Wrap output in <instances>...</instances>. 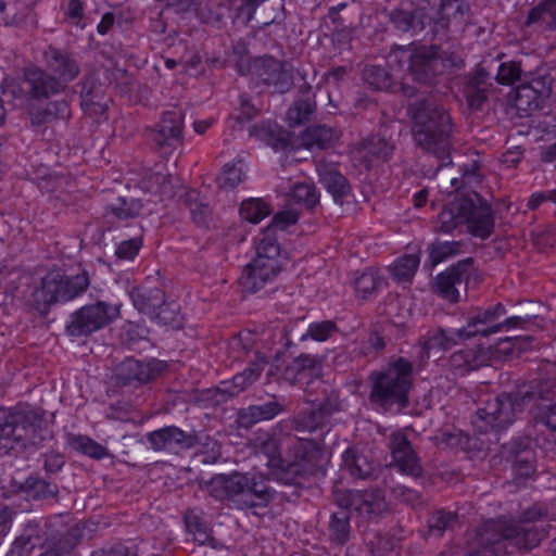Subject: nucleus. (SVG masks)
<instances>
[{
	"label": "nucleus",
	"mask_w": 556,
	"mask_h": 556,
	"mask_svg": "<svg viewBox=\"0 0 556 556\" xmlns=\"http://www.w3.org/2000/svg\"><path fill=\"white\" fill-rule=\"evenodd\" d=\"M547 516L542 505H533L525 510L519 521L497 519L488 520L480 526L470 542L467 556H498L507 544L530 549L539 545L543 532L526 523L534 522Z\"/></svg>",
	"instance_id": "nucleus-1"
},
{
	"label": "nucleus",
	"mask_w": 556,
	"mask_h": 556,
	"mask_svg": "<svg viewBox=\"0 0 556 556\" xmlns=\"http://www.w3.org/2000/svg\"><path fill=\"white\" fill-rule=\"evenodd\" d=\"M552 380H533L515 393H502L489 400L476 412L472 426L480 433L500 431L511 425L526 407L538 406L540 400H548L553 393Z\"/></svg>",
	"instance_id": "nucleus-2"
},
{
	"label": "nucleus",
	"mask_w": 556,
	"mask_h": 556,
	"mask_svg": "<svg viewBox=\"0 0 556 556\" xmlns=\"http://www.w3.org/2000/svg\"><path fill=\"white\" fill-rule=\"evenodd\" d=\"M412 134L422 151L438 157L447 155L451 148L452 118L443 105L428 97L409 104Z\"/></svg>",
	"instance_id": "nucleus-3"
},
{
	"label": "nucleus",
	"mask_w": 556,
	"mask_h": 556,
	"mask_svg": "<svg viewBox=\"0 0 556 556\" xmlns=\"http://www.w3.org/2000/svg\"><path fill=\"white\" fill-rule=\"evenodd\" d=\"M463 225H467L468 230L481 239L489 238L494 229L492 208L477 192L446 204L438 215L435 231L451 233Z\"/></svg>",
	"instance_id": "nucleus-4"
},
{
	"label": "nucleus",
	"mask_w": 556,
	"mask_h": 556,
	"mask_svg": "<svg viewBox=\"0 0 556 556\" xmlns=\"http://www.w3.org/2000/svg\"><path fill=\"white\" fill-rule=\"evenodd\" d=\"M370 401L384 409L397 410L408 405L413 384V364L404 357L391 358L388 366L371 376Z\"/></svg>",
	"instance_id": "nucleus-5"
},
{
	"label": "nucleus",
	"mask_w": 556,
	"mask_h": 556,
	"mask_svg": "<svg viewBox=\"0 0 556 556\" xmlns=\"http://www.w3.org/2000/svg\"><path fill=\"white\" fill-rule=\"evenodd\" d=\"M282 269L278 238L269 229L261 233L256 244V256L245 265L239 282L249 293H255L273 283Z\"/></svg>",
	"instance_id": "nucleus-6"
},
{
	"label": "nucleus",
	"mask_w": 556,
	"mask_h": 556,
	"mask_svg": "<svg viewBox=\"0 0 556 556\" xmlns=\"http://www.w3.org/2000/svg\"><path fill=\"white\" fill-rule=\"evenodd\" d=\"M41 422V416L29 406L12 409L0 407V455L8 454L16 446L35 444Z\"/></svg>",
	"instance_id": "nucleus-7"
},
{
	"label": "nucleus",
	"mask_w": 556,
	"mask_h": 556,
	"mask_svg": "<svg viewBox=\"0 0 556 556\" xmlns=\"http://www.w3.org/2000/svg\"><path fill=\"white\" fill-rule=\"evenodd\" d=\"M89 278L86 273L74 277H64L60 273H48L36 287L27 302L39 313L46 314L50 305L56 302H67L87 290Z\"/></svg>",
	"instance_id": "nucleus-8"
},
{
	"label": "nucleus",
	"mask_w": 556,
	"mask_h": 556,
	"mask_svg": "<svg viewBox=\"0 0 556 556\" xmlns=\"http://www.w3.org/2000/svg\"><path fill=\"white\" fill-rule=\"evenodd\" d=\"M407 63V71L413 80L432 86L437 81L438 75L442 72L440 63L439 49L437 46L420 47H396L388 55V64L403 67Z\"/></svg>",
	"instance_id": "nucleus-9"
},
{
	"label": "nucleus",
	"mask_w": 556,
	"mask_h": 556,
	"mask_svg": "<svg viewBox=\"0 0 556 556\" xmlns=\"http://www.w3.org/2000/svg\"><path fill=\"white\" fill-rule=\"evenodd\" d=\"M506 307L502 303L475 308L467 316L466 330L470 338L477 336L490 337L514 328L528 330L530 326L534 325L536 318L530 315L506 317Z\"/></svg>",
	"instance_id": "nucleus-10"
},
{
	"label": "nucleus",
	"mask_w": 556,
	"mask_h": 556,
	"mask_svg": "<svg viewBox=\"0 0 556 556\" xmlns=\"http://www.w3.org/2000/svg\"><path fill=\"white\" fill-rule=\"evenodd\" d=\"M119 315V305L97 301L74 312L66 326V331L72 337L89 336L109 326Z\"/></svg>",
	"instance_id": "nucleus-11"
},
{
	"label": "nucleus",
	"mask_w": 556,
	"mask_h": 556,
	"mask_svg": "<svg viewBox=\"0 0 556 556\" xmlns=\"http://www.w3.org/2000/svg\"><path fill=\"white\" fill-rule=\"evenodd\" d=\"M332 497L339 508H348L366 519L380 517L388 510L384 493L378 488L366 490L336 488Z\"/></svg>",
	"instance_id": "nucleus-12"
},
{
	"label": "nucleus",
	"mask_w": 556,
	"mask_h": 556,
	"mask_svg": "<svg viewBox=\"0 0 556 556\" xmlns=\"http://www.w3.org/2000/svg\"><path fill=\"white\" fill-rule=\"evenodd\" d=\"M248 74L256 86L273 88L275 92L283 93L293 85L292 73L287 64L269 55L252 59Z\"/></svg>",
	"instance_id": "nucleus-13"
},
{
	"label": "nucleus",
	"mask_w": 556,
	"mask_h": 556,
	"mask_svg": "<svg viewBox=\"0 0 556 556\" xmlns=\"http://www.w3.org/2000/svg\"><path fill=\"white\" fill-rule=\"evenodd\" d=\"M163 369L164 365L161 361L126 358L116 367V383L119 387L137 389L156 379Z\"/></svg>",
	"instance_id": "nucleus-14"
},
{
	"label": "nucleus",
	"mask_w": 556,
	"mask_h": 556,
	"mask_svg": "<svg viewBox=\"0 0 556 556\" xmlns=\"http://www.w3.org/2000/svg\"><path fill=\"white\" fill-rule=\"evenodd\" d=\"M182 129V111L174 109L163 113L157 127L151 132V139L164 153H169L172 150L181 146Z\"/></svg>",
	"instance_id": "nucleus-15"
},
{
	"label": "nucleus",
	"mask_w": 556,
	"mask_h": 556,
	"mask_svg": "<svg viewBox=\"0 0 556 556\" xmlns=\"http://www.w3.org/2000/svg\"><path fill=\"white\" fill-rule=\"evenodd\" d=\"M471 264L472 258L468 257L439 274L433 283L434 293L451 303L458 302L459 288L466 286Z\"/></svg>",
	"instance_id": "nucleus-16"
},
{
	"label": "nucleus",
	"mask_w": 556,
	"mask_h": 556,
	"mask_svg": "<svg viewBox=\"0 0 556 556\" xmlns=\"http://www.w3.org/2000/svg\"><path fill=\"white\" fill-rule=\"evenodd\" d=\"M389 447L391 450L393 465L404 475L418 478L424 470L420 459L406 434L395 431L390 435Z\"/></svg>",
	"instance_id": "nucleus-17"
},
{
	"label": "nucleus",
	"mask_w": 556,
	"mask_h": 556,
	"mask_svg": "<svg viewBox=\"0 0 556 556\" xmlns=\"http://www.w3.org/2000/svg\"><path fill=\"white\" fill-rule=\"evenodd\" d=\"M249 477L240 472L219 475L211 481V493L218 500H229L243 509L242 501L249 495Z\"/></svg>",
	"instance_id": "nucleus-18"
},
{
	"label": "nucleus",
	"mask_w": 556,
	"mask_h": 556,
	"mask_svg": "<svg viewBox=\"0 0 556 556\" xmlns=\"http://www.w3.org/2000/svg\"><path fill=\"white\" fill-rule=\"evenodd\" d=\"M47 71L61 83L63 89L80 73L75 56L64 50L49 46L43 52Z\"/></svg>",
	"instance_id": "nucleus-19"
},
{
	"label": "nucleus",
	"mask_w": 556,
	"mask_h": 556,
	"mask_svg": "<svg viewBox=\"0 0 556 556\" xmlns=\"http://www.w3.org/2000/svg\"><path fill=\"white\" fill-rule=\"evenodd\" d=\"M147 440L155 451H182L195 446L198 437L185 432L176 426L165 427L147 434Z\"/></svg>",
	"instance_id": "nucleus-20"
},
{
	"label": "nucleus",
	"mask_w": 556,
	"mask_h": 556,
	"mask_svg": "<svg viewBox=\"0 0 556 556\" xmlns=\"http://www.w3.org/2000/svg\"><path fill=\"white\" fill-rule=\"evenodd\" d=\"M341 466L351 477L361 480L377 478L380 469L371 453L359 446H351L344 451Z\"/></svg>",
	"instance_id": "nucleus-21"
},
{
	"label": "nucleus",
	"mask_w": 556,
	"mask_h": 556,
	"mask_svg": "<svg viewBox=\"0 0 556 556\" xmlns=\"http://www.w3.org/2000/svg\"><path fill=\"white\" fill-rule=\"evenodd\" d=\"M285 442L286 435H279L275 430H260L249 440V446L255 455L266 457L269 468H280L285 463L281 455V444Z\"/></svg>",
	"instance_id": "nucleus-22"
},
{
	"label": "nucleus",
	"mask_w": 556,
	"mask_h": 556,
	"mask_svg": "<svg viewBox=\"0 0 556 556\" xmlns=\"http://www.w3.org/2000/svg\"><path fill=\"white\" fill-rule=\"evenodd\" d=\"M264 357H257L242 372L237 374L231 380L222 381L216 387V394L219 395L217 402H226L252 386L261 376L266 365Z\"/></svg>",
	"instance_id": "nucleus-23"
},
{
	"label": "nucleus",
	"mask_w": 556,
	"mask_h": 556,
	"mask_svg": "<svg viewBox=\"0 0 556 556\" xmlns=\"http://www.w3.org/2000/svg\"><path fill=\"white\" fill-rule=\"evenodd\" d=\"M24 84L27 87V94L37 100L49 98L64 90L61 83L47 68L38 66L25 68Z\"/></svg>",
	"instance_id": "nucleus-24"
},
{
	"label": "nucleus",
	"mask_w": 556,
	"mask_h": 556,
	"mask_svg": "<svg viewBox=\"0 0 556 556\" xmlns=\"http://www.w3.org/2000/svg\"><path fill=\"white\" fill-rule=\"evenodd\" d=\"M492 91V76L483 67L468 75L464 94L471 110H481Z\"/></svg>",
	"instance_id": "nucleus-25"
},
{
	"label": "nucleus",
	"mask_w": 556,
	"mask_h": 556,
	"mask_svg": "<svg viewBox=\"0 0 556 556\" xmlns=\"http://www.w3.org/2000/svg\"><path fill=\"white\" fill-rule=\"evenodd\" d=\"M283 410L285 405L273 396L267 402L239 409L236 422L239 428L249 429L257 422L271 420Z\"/></svg>",
	"instance_id": "nucleus-26"
},
{
	"label": "nucleus",
	"mask_w": 556,
	"mask_h": 556,
	"mask_svg": "<svg viewBox=\"0 0 556 556\" xmlns=\"http://www.w3.org/2000/svg\"><path fill=\"white\" fill-rule=\"evenodd\" d=\"M491 352L480 345L454 352L448 359V366L455 375H465L489 364Z\"/></svg>",
	"instance_id": "nucleus-27"
},
{
	"label": "nucleus",
	"mask_w": 556,
	"mask_h": 556,
	"mask_svg": "<svg viewBox=\"0 0 556 556\" xmlns=\"http://www.w3.org/2000/svg\"><path fill=\"white\" fill-rule=\"evenodd\" d=\"M288 456L291 462H298L305 465L311 473L321 456L319 445L311 439H302L286 434Z\"/></svg>",
	"instance_id": "nucleus-28"
},
{
	"label": "nucleus",
	"mask_w": 556,
	"mask_h": 556,
	"mask_svg": "<svg viewBox=\"0 0 556 556\" xmlns=\"http://www.w3.org/2000/svg\"><path fill=\"white\" fill-rule=\"evenodd\" d=\"M469 10V5L464 0H441L440 17L432 27L433 36L446 30L450 24L463 27L466 24Z\"/></svg>",
	"instance_id": "nucleus-29"
},
{
	"label": "nucleus",
	"mask_w": 556,
	"mask_h": 556,
	"mask_svg": "<svg viewBox=\"0 0 556 556\" xmlns=\"http://www.w3.org/2000/svg\"><path fill=\"white\" fill-rule=\"evenodd\" d=\"M319 181L332 195L333 200L342 204L351 194V186L348 179L330 164L320 163L317 166Z\"/></svg>",
	"instance_id": "nucleus-30"
},
{
	"label": "nucleus",
	"mask_w": 556,
	"mask_h": 556,
	"mask_svg": "<svg viewBox=\"0 0 556 556\" xmlns=\"http://www.w3.org/2000/svg\"><path fill=\"white\" fill-rule=\"evenodd\" d=\"M130 298L139 312L150 316L164 304L165 293L160 287H153L151 280H146L131 290Z\"/></svg>",
	"instance_id": "nucleus-31"
},
{
	"label": "nucleus",
	"mask_w": 556,
	"mask_h": 556,
	"mask_svg": "<svg viewBox=\"0 0 556 556\" xmlns=\"http://www.w3.org/2000/svg\"><path fill=\"white\" fill-rule=\"evenodd\" d=\"M323 359L316 355L301 354L294 358L283 371V378L291 383H298L308 377L318 376Z\"/></svg>",
	"instance_id": "nucleus-32"
},
{
	"label": "nucleus",
	"mask_w": 556,
	"mask_h": 556,
	"mask_svg": "<svg viewBox=\"0 0 556 556\" xmlns=\"http://www.w3.org/2000/svg\"><path fill=\"white\" fill-rule=\"evenodd\" d=\"M507 458L511 460L516 473L522 478L530 477L534 471V454L528 439L513 441L507 446Z\"/></svg>",
	"instance_id": "nucleus-33"
},
{
	"label": "nucleus",
	"mask_w": 556,
	"mask_h": 556,
	"mask_svg": "<svg viewBox=\"0 0 556 556\" xmlns=\"http://www.w3.org/2000/svg\"><path fill=\"white\" fill-rule=\"evenodd\" d=\"M390 21L394 27L402 33H410L412 35L421 34L426 25L431 23V18L422 10H393L390 13Z\"/></svg>",
	"instance_id": "nucleus-34"
},
{
	"label": "nucleus",
	"mask_w": 556,
	"mask_h": 556,
	"mask_svg": "<svg viewBox=\"0 0 556 556\" xmlns=\"http://www.w3.org/2000/svg\"><path fill=\"white\" fill-rule=\"evenodd\" d=\"M187 530L193 534L194 540L201 545H210L218 548L220 543L211 535V528L204 519V514L198 508H190L185 513Z\"/></svg>",
	"instance_id": "nucleus-35"
},
{
	"label": "nucleus",
	"mask_w": 556,
	"mask_h": 556,
	"mask_svg": "<svg viewBox=\"0 0 556 556\" xmlns=\"http://www.w3.org/2000/svg\"><path fill=\"white\" fill-rule=\"evenodd\" d=\"M525 24L540 31L555 30L556 0H545L532 8Z\"/></svg>",
	"instance_id": "nucleus-36"
},
{
	"label": "nucleus",
	"mask_w": 556,
	"mask_h": 556,
	"mask_svg": "<svg viewBox=\"0 0 556 556\" xmlns=\"http://www.w3.org/2000/svg\"><path fill=\"white\" fill-rule=\"evenodd\" d=\"M394 141L387 136V129H381L377 135L368 137L359 144L358 151L364 157L369 155L374 159L388 161L393 154Z\"/></svg>",
	"instance_id": "nucleus-37"
},
{
	"label": "nucleus",
	"mask_w": 556,
	"mask_h": 556,
	"mask_svg": "<svg viewBox=\"0 0 556 556\" xmlns=\"http://www.w3.org/2000/svg\"><path fill=\"white\" fill-rule=\"evenodd\" d=\"M340 137V131L327 125L308 127L302 135V141L308 149H326L331 147Z\"/></svg>",
	"instance_id": "nucleus-38"
},
{
	"label": "nucleus",
	"mask_w": 556,
	"mask_h": 556,
	"mask_svg": "<svg viewBox=\"0 0 556 556\" xmlns=\"http://www.w3.org/2000/svg\"><path fill=\"white\" fill-rule=\"evenodd\" d=\"M40 541L38 526L28 523L22 534L15 539L7 556H29Z\"/></svg>",
	"instance_id": "nucleus-39"
},
{
	"label": "nucleus",
	"mask_w": 556,
	"mask_h": 556,
	"mask_svg": "<svg viewBox=\"0 0 556 556\" xmlns=\"http://www.w3.org/2000/svg\"><path fill=\"white\" fill-rule=\"evenodd\" d=\"M363 79L375 90H394L396 78L392 73L379 65H367L363 70Z\"/></svg>",
	"instance_id": "nucleus-40"
},
{
	"label": "nucleus",
	"mask_w": 556,
	"mask_h": 556,
	"mask_svg": "<svg viewBox=\"0 0 556 556\" xmlns=\"http://www.w3.org/2000/svg\"><path fill=\"white\" fill-rule=\"evenodd\" d=\"M420 263L419 253L405 254L389 266L392 278L397 282H409Z\"/></svg>",
	"instance_id": "nucleus-41"
},
{
	"label": "nucleus",
	"mask_w": 556,
	"mask_h": 556,
	"mask_svg": "<svg viewBox=\"0 0 556 556\" xmlns=\"http://www.w3.org/2000/svg\"><path fill=\"white\" fill-rule=\"evenodd\" d=\"M459 526V517L455 511L438 509L428 519V532L440 538L445 531H452Z\"/></svg>",
	"instance_id": "nucleus-42"
},
{
	"label": "nucleus",
	"mask_w": 556,
	"mask_h": 556,
	"mask_svg": "<svg viewBox=\"0 0 556 556\" xmlns=\"http://www.w3.org/2000/svg\"><path fill=\"white\" fill-rule=\"evenodd\" d=\"M351 533L350 526V510L348 508H339L334 511L329 521V535L331 541L337 544H344L348 542Z\"/></svg>",
	"instance_id": "nucleus-43"
},
{
	"label": "nucleus",
	"mask_w": 556,
	"mask_h": 556,
	"mask_svg": "<svg viewBox=\"0 0 556 556\" xmlns=\"http://www.w3.org/2000/svg\"><path fill=\"white\" fill-rule=\"evenodd\" d=\"M255 336L250 331H242L233 336L227 343V353L232 361H242L254 349Z\"/></svg>",
	"instance_id": "nucleus-44"
},
{
	"label": "nucleus",
	"mask_w": 556,
	"mask_h": 556,
	"mask_svg": "<svg viewBox=\"0 0 556 556\" xmlns=\"http://www.w3.org/2000/svg\"><path fill=\"white\" fill-rule=\"evenodd\" d=\"M249 495L242 501L243 507L252 508L266 506L273 498L274 492L263 481L249 478Z\"/></svg>",
	"instance_id": "nucleus-45"
},
{
	"label": "nucleus",
	"mask_w": 556,
	"mask_h": 556,
	"mask_svg": "<svg viewBox=\"0 0 556 556\" xmlns=\"http://www.w3.org/2000/svg\"><path fill=\"white\" fill-rule=\"evenodd\" d=\"M30 277L28 275H22L18 271H12L3 275L0 273V288H3L5 295L14 298H22L27 300V295L24 291H20L21 287H27L29 285Z\"/></svg>",
	"instance_id": "nucleus-46"
},
{
	"label": "nucleus",
	"mask_w": 556,
	"mask_h": 556,
	"mask_svg": "<svg viewBox=\"0 0 556 556\" xmlns=\"http://www.w3.org/2000/svg\"><path fill=\"white\" fill-rule=\"evenodd\" d=\"M71 115L70 105L66 101H53L47 104L42 111L33 114V122L40 125L58 119H66Z\"/></svg>",
	"instance_id": "nucleus-47"
},
{
	"label": "nucleus",
	"mask_w": 556,
	"mask_h": 556,
	"mask_svg": "<svg viewBox=\"0 0 556 556\" xmlns=\"http://www.w3.org/2000/svg\"><path fill=\"white\" fill-rule=\"evenodd\" d=\"M526 76L520 62L507 60L498 64L494 78L501 85L513 86L518 81H523Z\"/></svg>",
	"instance_id": "nucleus-48"
},
{
	"label": "nucleus",
	"mask_w": 556,
	"mask_h": 556,
	"mask_svg": "<svg viewBox=\"0 0 556 556\" xmlns=\"http://www.w3.org/2000/svg\"><path fill=\"white\" fill-rule=\"evenodd\" d=\"M315 110V102L311 93L307 91L303 98L294 101L293 105L288 110L287 118L291 126H298L305 123Z\"/></svg>",
	"instance_id": "nucleus-49"
},
{
	"label": "nucleus",
	"mask_w": 556,
	"mask_h": 556,
	"mask_svg": "<svg viewBox=\"0 0 556 556\" xmlns=\"http://www.w3.org/2000/svg\"><path fill=\"white\" fill-rule=\"evenodd\" d=\"M321 415L314 407L302 410L291 419L292 428L298 432H314L325 425Z\"/></svg>",
	"instance_id": "nucleus-50"
},
{
	"label": "nucleus",
	"mask_w": 556,
	"mask_h": 556,
	"mask_svg": "<svg viewBox=\"0 0 556 556\" xmlns=\"http://www.w3.org/2000/svg\"><path fill=\"white\" fill-rule=\"evenodd\" d=\"M142 210V203L138 199L127 200L124 197H119L114 203L108 207V214H112L119 220L135 218Z\"/></svg>",
	"instance_id": "nucleus-51"
},
{
	"label": "nucleus",
	"mask_w": 556,
	"mask_h": 556,
	"mask_svg": "<svg viewBox=\"0 0 556 556\" xmlns=\"http://www.w3.org/2000/svg\"><path fill=\"white\" fill-rule=\"evenodd\" d=\"M463 245L460 241L433 242L429 248L431 267L462 253Z\"/></svg>",
	"instance_id": "nucleus-52"
},
{
	"label": "nucleus",
	"mask_w": 556,
	"mask_h": 556,
	"mask_svg": "<svg viewBox=\"0 0 556 556\" xmlns=\"http://www.w3.org/2000/svg\"><path fill=\"white\" fill-rule=\"evenodd\" d=\"M68 444L73 450L96 459H101L108 455L104 446L86 435H70Z\"/></svg>",
	"instance_id": "nucleus-53"
},
{
	"label": "nucleus",
	"mask_w": 556,
	"mask_h": 556,
	"mask_svg": "<svg viewBox=\"0 0 556 556\" xmlns=\"http://www.w3.org/2000/svg\"><path fill=\"white\" fill-rule=\"evenodd\" d=\"M270 214L269 205L262 199H248L241 203L240 215L243 219L257 224Z\"/></svg>",
	"instance_id": "nucleus-54"
},
{
	"label": "nucleus",
	"mask_w": 556,
	"mask_h": 556,
	"mask_svg": "<svg viewBox=\"0 0 556 556\" xmlns=\"http://www.w3.org/2000/svg\"><path fill=\"white\" fill-rule=\"evenodd\" d=\"M185 203L189 208L192 220L200 227H206L211 219L210 206L198 201V193L195 191L187 193Z\"/></svg>",
	"instance_id": "nucleus-55"
},
{
	"label": "nucleus",
	"mask_w": 556,
	"mask_h": 556,
	"mask_svg": "<svg viewBox=\"0 0 556 556\" xmlns=\"http://www.w3.org/2000/svg\"><path fill=\"white\" fill-rule=\"evenodd\" d=\"M25 488L28 491L29 496L35 500L54 497L59 493L56 484L36 477L27 478L25 481Z\"/></svg>",
	"instance_id": "nucleus-56"
},
{
	"label": "nucleus",
	"mask_w": 556,
	"mask_h": 556,
	"mask_svg": "<svg viewBox=\"0 0 556 556\" xmlns=\"http://www.w3.org/2000/svg\"><path fill=\"white\" fill-rule=\"evenodd\" d=\"M291 195L296 203L305 205L307 208H313L319 202V194L312 182L303 181L296 182Z\"/></svg>",
	"instance_id": "nucleus-57"
},
{
	"label": "nucleus",
	"mask_w": 556,
	"mask_h": 556,
	"mask_svg": "<svg viewBox=\"0 0 556 556\" xmlns=\"http://www.w3.org/2000/svg\"><path fill=\"white\" fill-rule=\"evenodd\" d=\"M277 480L287 485H295L300 483V479L308 475V468L298 462H290L278 468Z\"/></svg>",
	"instance_id": "nucleus-58"
},
{
	"label": "nucleus",
	"mask_w": 556,
	"mask_h": 556,
	"mask_svg": "<svg viewBox=\"0 0 556 556\" xmlns=\"http://www.w3.org/2000/svg\"><path fill=\"white\" fill-rule=\"evenodd\" d=\"M381 280L377 276V273L372 269H368L355 279V291L358 296L366 300L378 289Z\"/></svg>",
	"instance_id": "nucleus-59"
},
{
	"label": "nucleus",
	"mask_w": 556,
	"mask_h": 556,
	"mask_svg": "<svg viewBox=\"0 0 556 556\" xmlns=\"http://www.w3.org/2000/svg\"><path fill=\"white\" fill-rule=\"evenodd\" d=\"M243 180V166L241 163L226 164L217 177V184L223 189H233Z\"/></svg>",
	"instance_id": "nucleus-60"
},
{
	"label": "nucleus",
	"mask_w": 556,
	"mask_h": 556,
	"mask_svg": "<svg viewBox=\"0 0 556 556\" xmlns=\"http://www.w3.org/2000/svg\"><path fill=\"white\" fill-rule=\"evenodd\" d=\"M337 330V325L331 320L313 323L308 326L307 331L301 336V341L311 338L315 341L323 342L330 338Z\"/></svg>",
	"instance_id": "nucleus-61"
},
{
	"label": "nucleus",
	"mask_w": 556,
	"mask_h": 556,
	"mask_svg": "<svg viewBox=\"0 0 556 556\" xmlns=\"http://www.w3.org/2000/svg\"><path fill=\"white\" fill-rule=\"evenodd\" d=\"M515 105L520 111L535 110L540 105V97L522 83L516 89Z\"/></svg>",
	"instance_id": "nucleus-62"
},
{
	"label": "nucleus",
	"mask_w": 556,
	"mask_h": 556,
	"mask_svg": "<svg viewBox=\"0 0 556 556\" xmlns=\"http://www.w3.org/2000/svg\"><path fill=\"white\" fill-rule=\"evenodd\" d=\"M80 541V531L70 529L60 535L54 543V551H49L53 556H63L70 554Z\"/></svg>",
	"instance_id": "nucleus-63"
},
{
	"label": "nucleus",
	"mask_w": 556,
	"mask_h": 556,
	"mask_svg": "<svg viewBox=\"0 0 556 556\" xmlns=\"http://www.w3.org/2000/svg\"><path fill=\"white\" fill-rule=\"evenodd\" d=\"M226 8L215 1H206L199 3L195 8L198 17L204 22H218L224 18Z\"/></svg>",
	"instance_id": "nucleus-64"
}]
</instances>
